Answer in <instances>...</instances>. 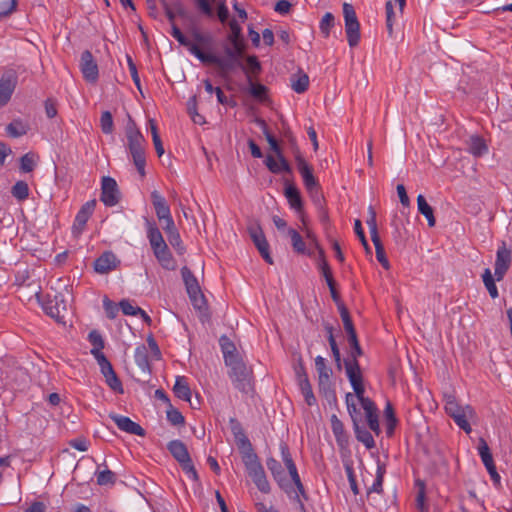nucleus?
Returning <instances> with one entry per match:
<instances>
[{
    "label": "nucleus",
    "instance_id": "f257e3e1",
    "mask_svg": "<svg viewBox=\"0 0 512 512\" xmlns=\"http://www.w3.org/2000/svg\"><path fill=\"white\" fill-rule=\"evenodd\" d=\"M126 137L128 140V148L132 156L134 165L139 174L145 176L146 157L144 151V137L137 129L135 123L130 120L126 126Z\"/></svg>",
    "mask_w": 512,
    "mask_h": 512
},
{
    "label": "nucleus",
    "instance_id": "f03ea898",
    "mask_svg": "<svg viewBox=\"0 0 512 512\" xmlns=\"http://www.w3.org/2000/svg\"><path fill=\"white\" fill-rule=\"evenodd\" d=\"M264 134L267 142L270 145L271 150L275 153L276 156L275 158L272 155H267L265 159V165L267 166L269 171L274 174H279L281 172H286L289 174L292 173V169L287 160L285 159V157L283 156L282 150L280 149L275 137L267 131H264Z\"/></svg>",
    "mask_w": 512,
    "mask_h": 512
},
{
    "label": "nucleus",
    "instance_id": "7ed1b4c3",
    "mask_svg": "<svg viewBox=\"0 0 512 512\" xmlns=\"http://www.w3.org/2000/svg\"><path fill=\"white\" fill-rule=\"evenodd\" d=\"M167 449L175 458V460L180 464L181 468L188 475V477L192 478L193 480H197V472L192 463L186 445L180 440H172L168 443Z\"/></svg>",
    "mask_w": 512,
    "mask_h": 512
},
{
    "label": "nucleus",
    "instance_id": "20e7f679",
    "mask_svg": "<svg viewBox=\"0 0 512 512\" xmlns=\"http://www.w3.org/2000/svg\"><path fill=\"white\" fill-rule=\"evenodd\" d=\"M343 16L345 20V32L350 47L358 45L360 40V24L356 12L351 4H343Z\"/></svg>",
    "mask_w": 512,
    "mask_h": 512
},
{
    "label": "nucleus",
    "instance_id": "39448f33",
    "mask_svg": "<svg viewBox=\"0 0 512 512\" xmlns=\"http://www.w3.org/2000/svg\"><path fill=\"white\" fill-rule=\"evenodd\" d=\"M346 375L354 390L356 396H362L365 393L363 385V376L360 369L358 360L356 359H345L344 360Z\"/></svg>",
    "mask_w": 512,
    "mask_h": 512
},
{
    "label": "nucleus",
    "instance_id": "423d86ee",
    "mask_svg": "<svg viewBox=\"0 0 512 512\" xmlns=\"http://www.w3.org/2000/svg\"><path fill=\"white\" fill-rule=\"evenodd\" d=\"M120 191L116 180L109 176H104L101 181L100 200L104 205L113 207L120 201Z\"/></svg>",
    "mask_w": 512,
    "mask_h": 512
},
{
    "label": "nucleus",
    "instance_id": "0eeeda50",
    "mask_svg": "<svg viewBox=\"0 0 512 512\" xmlns=\"http://www.w3.org/2000/svg\"><path fill=\"white\" fill-rule=\"evenodd\" d=\"M18 76L16 72L10 70L0 77V108L6 106L16 89Z\"/></svg>",
    "mask_w": 512,
    "mask_h": 512
},
{
    "label": "nucleus",
    "instance_id": "6e6552de",
    "mask_svg": "<svg viewBox=\"0 0 512 512\" xmlns=\"http://www.w3.org/2000/svg\"><path fill=\"white\" fill-rule=\"evenodd\" d=\"M203 64H213L216 65L222 76H227L230 72H232L236 67H240L245 70L242 65L241 60H233L228 58H221L213 53H204L203 58L201 59Z\"/></svg>",
    "mask_w": 512,
    "mask_h": 512
},
{
    "label": "nucleus",
    "instance_id": "1a4fd4ad",
    "mask_svg": "<svg viewBox=\"0 0 512 512\" xmlns=\"http://www.w3.org/2000/svg\"><path fill=\"white\" fill-rule=\"evenodd\" d=\"M229 376L232 379L235 388L245 393L250 391L251 384L249 371L243 362L230 367Z\"/></svg>",
    "mask_w": 512,
    "mask_h": 512
},
{
    "label": "nucleus",
    "instance_id": "9d476101",
    "mask_svg": "<svg viewBox=\"0 0 512 512\" xmlns=\"http://www.w3.org/2000/svg\"><path fill=\"white\" fill-rule=\"evenodd\" d=\"M295 162L297 169L303 179V184L306 190H311L313 187L318 185V181L313 175V168L311 165L307 163V161L303 158L299 149H296L295 152Z\"/></svg>",
    "mask_w": 512,
    "mask_h": 512
},
{
    "label": "nucleus",
    "instance_id": "9b49d317",
    "mask_svg": "<svg viewBox=\"0 0 512 512\" xmlns=\"http://www.w3.org/2000/svg\"><path fill=\"white\" fill-rule=\"evenodd\" d=\"M95 206V200L87 201L76 214L74 224L72 226V233L75 237H78L84 231L87 221L94 212Z\"/></svg>",
    "mask_w": 512,
    "mask_h": 512
},
{
    "label": "nucleus",
    "instance_id": "f8f14e48",
    "mask_svg": "<svg viewBox=\"0 0 512 512\" xmlns=\"http://www.w3.org/2000/svg\"><path fill=\"white\" fill-rule=\"evenodd\" d=\"M80 70L83 74V77L88 82H96L99 76L98 65L89 50H85L81 54L80 58Z\"/></svg>",
    "mask_w": 512,
    "mask_h": 512
},
{
    "label": "nucleus",
    "instance_id": "ddd939ff",
    "mask_svg": "<svg viewBox=\"0 0 512 512\" xmlns=\"http://www.w3.org/2000/svg\"><path fill=\"white\" fill-rule=\"evenodd\" d=\"M249 234L264 260L269 264H273V260L269 253V244L261 228L258 226H251L249 227Z\"/></svg>",
    "mask_w": 512,
    "mask_h": 512
},
{
    "label": "nucleus",
    "instance_id": "4468645a",
    "mask_svg": "<svg viewBox=\"0 0 512 512\" xmlns=\"http://www.w3.org/2000/svg\"><path fill=\"white\" fill-rule=\"evenodd\" d=\"M511 263V251L503 244L498 248L495 261V276L498 281H501L508 271Z\"/></svg>",
    "mask_w": 512,
    "mask_h": 512
},
{
    "label": "nucleus",
    "instance_id": "2eb2a0df",
    "mask_svg": "<svg viewBox=\"0 0 512 512\" xmlns=\"http://www.w3.org/2000/svg\"><path fill=\"white\" fill-rule=\"evenodd\" d=\"M109 417L120 430L137 436L145 435V430L138 423L132 421L129 417L115 413L110 414Z\"/></svg>",
    "mask_w": 512,
    "mask_h": 512
},
{
    "label": "nucleus",
    "instance_id": "dca6fc26",
    "mask_svg": "<svg viewBox=\"0 0 512 512\" xmlns=\"http://www.w3.org/2000/svg\"><path fill=\"white\" fill-rule=\"evenodd\" d=\"M267 468L270 470L274 480L278 483L281 489H283L289 496L292 494L291 486L285 478V473L282 469L280 462L274 458H268L266 461Z\"/></svg>",
    "mask_w": 512,
    "mask_h": 512
},
{
    "label": "nucleus",
    "instance_id": "f3484780",
    "mask_svg": "<svg viewBox=\"0 0 512 512\" xmlns=\"http://www.w3.org/2000/svg\"><path fill=\"white\" fill-rule=\"evenodd\" d=\"M119 264L120 261L117 259L116 255L108 251L104 252L95 260L94 269L99 274H107L116 269Z\"/></svg>",
    "mask_w": 512,
    "mask_h": 512
},
{
    "label": "nucleus",
    "instance_id": "a211bd4d",
    "mask_svg": "<svg viewBox=\"0 0 512 512\" xmlns=\"http://www.w3.org/2000/svg\"><path fill=\"white\" fill-rule=\"evenodd\" d=\"M285 197L288 201V204L291 209H293L296 213L301 215L302 221L304 222L303 218V202L300 195V192L297 187L294 185H287L285 187L284 191Z\"/></svg>",
    "mask_w": 512,
    "mask_h": 512
},
{
    "label": "nucleus",
    "instance_id": "6ab92c4d",
    "mask_svg": "<svg viewBox=\"0 0 512 512\" xmlns=\"http://www.w3.org/2000/svg\"><path fill=\"white\" fill-rule=\"evenodd\" d=\"M231 432L235 438L238 447L242 450L252 451V445L246 436L241 424L234 418L230 419Z\"/></svg>",
    "mask_w": 512,
    "mask_h": 512
},
{
    "label": "nucleus",
    "instance_id": "aec40b11",
    "mask_svg": "<svg viewBox=\"0 0 512 512\" xmlns=\"http://www.w3.org/2000/svg\"><path fill=\"white\" fill-rule=\"evenodd\" d=\"M153 252H154L156 259L158 260V262L164 269H167V270L175 269L176 263H175V260L172 256L167 244L162 246L161 248L154 249Z\"/></svg>",
    "mask_w": 512,
    "mask_h": 512
},
{
    "label": "nucleus",
    "instance_id": "412c9836",
    "mask_svg": "<svg viewBox=\"0 0 512 512\" xmlns=\"http://www.w3.org/2000/svg\"><path fill=\"white\" fill-rule=\"evenodd\" d=\"M146 227L147 238L149 240L152 250L156 248H161L162 246L166 245L160 230L158 229L154 222H151L148 219H146Z\"/></svg>",
    "mask_w": 512,
    "mask_h": 512
},
{
    "label": "nucleus",
    "instance_id": "4be33fe9",
    "mask_svg": "<svg viewBox=\"0 0 512 512\" xmlns=\"http://www.w3.org/2000/svg\"><path fill=\"white\" fill-rule=\"evenodd\" d=\"M475 416V411L470 405L464 406V412L455 415L453 418L454 422L467 434L471 433L472 428L469 424V419H472Z\"/></svg>",
    "mask_w": 512,
    "mask_h": 512
},
{
    "label": "nucleus",
    "instance_id": "5701e85b",
    "mask_svg": "<svg viewBox=\"0 0 512 512\" xmlns=\"http://www.w3.org/2000/svg\"><path fill=\"white\" fill-rule=\"evenodd\" d=\"M468 151L475 157H481L488 152V146L486 145L483 138L473 135L469 138Z\"/></svg>",
    "mask_w": 512,
    "mask_h": 512
},
{
    "label": "nucleus",
    "instance_id": "b1692460",
    "mask_svg": "<svg viewBox=\"0 0 512 512\" xmlns=\"http://www.w3.org/2000/svg\"><path fill=\"white\" fill-rule=\"evenodd\" d=\"M249 462L247 463V469L249 476L252 478L255 483L258 479H261L265 476L264 469L260 462L258 461L257 455L254 453H250L248 455Z\"/></svg>",
    "mask_w": 512,
    "mask_h": 512
},
{
    "label": "nucleus",
    "instance_id": "393cba45",
    "mask_svg": "<svg viewBox=\"0 0 512 512\" xmlns=\"http://www.w3.org/2000/svg\"><path fill=\"white\" fill-rule=\"evenodd\" d=\"M417 208L419 213L427 219L429 227H434L436 224V219L434 217L433 208L428 204L422 194L418 195L417 197Z\"/></svg>",
    "mask_w": 512,
    "mask_h": 512
},
{
    "label": "nucleus",
    "instance_id": "a878e982",
    "mask_svg": "<svg viewBox=\"0 0 512 512\" xmlns=\"http://www.w3.org/2000/svg\"><path fill=\"white\" fill-rule=\"evenodd\" d=\"M173 392H174L175 396L178 397L179 399L184 400V401H190L191 390H190V387H189L185 377L178 376L176 378V381H175V384L173 387Z\"/></svg>",
    "mask_w": 512,
    "mask_h": 512
},
{
    "label": "nucleus",
    "instance_id": "bb28decb",
    "mask_svg": "<svg viewBox=\"0 0 512 512\" xmlns=\"http://www.w3.org/2000/svg\"><path fill=\"white\" fill-rule=\"evenodd\" d=\"M385 473V465L383 463L378 462L375 479L373 480L372 485L367 488L368 495H370L371 493L380 494L383 492V480Z\"/></svg>",
    "mask_w": 512,
    "mask_h": 512
},
{
    "label": "nucleus",
    "instance_id": "cd10ccee",
    "mask_svg": "<svg viewBox=\"0 0 512 512\" xmlns=\"http://www.w3.org/2000/svg\"><path fill=\"white\" fill-rule=\"evenodd\" d=\"M291 87L296 93H304L309 86V77L303 71H298L290 78Z\"/></svg>",
    "mask_w": 512,
    "mask_h": 512
},
{
    "label": "nucleus",
    "instance_id": "c85d7f7f",
    "mask_svg": "<svg viewBox=\"0 0 512 512\" xmlns=\"http://www.w3.org/2000/svg\"><path fill=\"white\" fill-rule=\"evenodd\" d=\"M298 384L307 405L313 406L316 404V398L313 394L307 374L300 375V382H298Z\"/></svg>",
    "mask_w": 512,
    "mask_h": 512
},
{
    "label": "nucleus",
    "instance_id": "c756f323",
    "mask_svg": "<svg viewBox=\"0 0 512 512\" xmlns=\"http://www.w3.org/2000/svg\"><path fill=\"white\" fill-rule=\"evenodd\" d=\"M135 362L143 372L150 371V363L148 358V349L145 345H139L135 349Z\"/></svg>",
    "mask_w": 512,
    "mask_h": 512
},
{
    "label": "nucleus",
    "instance_id": "7c9ffc66",
    "mask_svg": "<svg viewBox=\"0 0 512 512\" xmlns=\"http://www.w3.org/2000/svg\"><path fill=\"white\" fill-rule=\"evenodd\" d=\"M319 392L329 401H336V394L333 388L331 377L318 378Z\"/></svg>",
    "mask_w": 512,
    "mask_h": 512
},
{
    "label": "nucleus",
    "instance_id": "2f4dec72",
    "mask_svg": "<svg viewBox=\"0 0 512 512\" xmlns=\"http://www.w3.org/2000/svg\"><path fill=\"white\" fill-rule=\"evenodd\" d=\"M478 453L485 468L495 466L493 456L490 452V448L484 438L479 439Z\"/></svg>",
    "mask_w": 512,
    "mask_h": 512
},
{
    "label": "nucleus",
    "instance_id": "473e14b6",
    "mask_svg": "<svg viewBox=\"0 0 512 512\" xmlns=\"http://www.w3.org/2000/svg\"><path fill=\"white\" fill-rule=\"evenodd\" d=\"M354 430L357 440L363 443L367 449H371L375 446V441L371 433L365 428H360L356 420H354Z\"/></svg>",
    "mask_w": 512,
    "mask_h": 512
},
{
    "label": "nucleus",
    "instance_id": "72a5a7b5",
    "mask_svg": "<svg viewBox=\"0 0 512 512\" xmlns=\"http://www.w3.org/2000/svg\"><path fill=\"white\" fill-rule=\"evenodd\" d=\"M180 45L184 46L193 56L201 61L205 52H203L196 43L187 38L184 34L176 38Z\"/></svg>",
    "mask_w": 512,
    "mask_h": 512
},
{
    "label": "nucleus",
    "instance_id": "f704fd0d",
    "mask_svg": "<svg viewBox=\"0 0 512 512\" xmlns=\"http://www.w3.org/2000/svg\"><path fill=\"white\" fill-rule=\"evenodd\" d=\"M181 275L185 283L187 292H195L196 289L200 288L196 277L193 275V273L188 267L185 266L181 269Z\"/></svg>",
    "mask_w": 512,
    "mask_h": 512
},
{
    "label": "nucleus",
    "instance_id": "c9c22d12",
    "mask_svg": "<svg viewBox=\"0 0 512 512\" xmlns=\"http://www.w3.org/2000/svg\"><path fill=\"white\" fill-rule=\"evenodd\" d=\"M445 411L452 418L455 415H459L464 412V406L459 405L456 398L452 395H448L445 397Z\"/></svg>",
    "mask_w": 512,
    "mask_h": 512
},
{
    "label": "nucleus",
    "instance_id": "e433bc0d",
    "mask_svg": "<svg viewBox=\"0 0 512 512\" xmlns=\"http://www.w3.org/2000/svg\"><path fill=\"white\" fill-rule=\"evenodd\" d=\"M287 234L291 238L294 251L299 254H304L306 252V245L301 235L293 228H289Z\"/></svg>",
    "mask_w": 512,
    "mask_h": 512
},
{
    "label": "nucleus",
    "instance_id": "4c0bfd02",
    "mask_svg": "<svg viewBox=\"0 0 512 512\" xmlns=\"http://www.w3.org/2000/svg\"><path fill=\"white\" fill-rule=\"evenodd\" d=\"M6 131L9 136L16 138L25 135L28 131V126L21 120H14L7 125Z\"/></svg>",
    "mask_w": 512,
    "mask_h": 512
},
{
    "label": "nucleus",
    "instance_id": "58836bf2",
    "mask_svg": "<svg viewBox=\"0 0 512 512\" xmlns=\"http://www.w3.org/2000/svg\"><path fill=\"white\" fill-rule=\"evenodd\" d=\"M249 92L250 94L259 101H265L267 98V88L260 83H254L251 80V76L248 75Z\"/></svg>",
    "mask_w": 512,
    "mask_h": 512
},
{
    "label": "nucleus",
    "instance_id": "ea45409f",
    "mask_svg": "<svg viewBox=\"0 0 512 512\" xmlns=\"http://www.w3.org/2000/svg\"><path fill=\"white\" fill-rule=\"evenodd\" d=\"M280 450H281L282 460H283L290 476L294 475L295 473H298L297 467L291 457L288 446L286 444L282 443L280 445Z\"/></svg>",
    "mask_w": 512,
    "mask_h": 512
},
{
    "label": "nucleus",
    "instance_id": "a19ab883",
    "mask_svg": "<svg viewBox=\"0 0 512 512\" xmlns=\"http://www.w3.org/2000/svg\"><path fill=\"white\" fill-rule=\"evenodd\" d=\"M482 278H483L484 285H485L486 289L488 290L491 298H493V299L497 298L499 295L498 289L496 287L495 281L492 277V273L489 268H486L484 270Z\"/></svg>",
    "mask_w": 512,
    "mask_h": 512
},
{
    "label": "nucleus",
    "instance_id": "79ce46f5",
    "mask_svg": "<svg viewBox=\"0 0 512 512\" xmlns=\"http://www.w3.org/2000/svg\"><path fill=\"white\" fill-rule=\"evenodd\" d=\"M11 193L18 201H24L29 196L28 184L24 181H17L12 187Z\"/></svg>",
    "mask_w": 512,
    "mask_h": 512
},
{
    "label": "nucleus",
    "instance_id": "37998d69",
    "mask_svg": "<svg viewBox=\"0 0 512 512\" xmlns=\"http://www.w3.org/2000/svg\"><path fill=\"white\" fill-rule=\"evenodd\" d=\"M291 477V480L292 482L294 483V485L296 486V489H297V493L296 495L294 496V500L300 505V507L303 509L304 508V504L302 502V499L301 497H303L305 500L307 499V495H306V492H305V489H304V486L301 482V479H300V476L298 473H295L294 475L290 476Z\"/></svg>",
    "mask_w": 512,
    "mask_h": 512
},
{
    "label": "nucleus",
    "instance_id": "c03bdc74",
    "mask_svg": "<svg viewBox=\"0 0 512 512\" xmlns=\"http://www.w3.org/2000/svg\"><path fill=\"white\" fill-rule=\"evenodd\" d=\"M384 414L387 422V434L392 435L397 424L393 406L390 402L386 404Z\"/></svg>",
    "mask_w": 512,
    "mask_h": 512
},
{
    "label": "nucleus",
    "instance_id": "a18cd8bd",
    "mask_svg": "<svg viewBox=\"0 0 512 512\" xmlns=\"http://www.w3.org/2000/svg\"><path fill=\"white\" fill-rule=\"evenodd\" d=\"M366 223L370 230L371 240L379 239L380 236L377 229L376 212L372 206L368 207V218Z\"/></svg>",
    "mask_w": 512,
    "mask_h": 512
},
{
    "label": "nucleus",
    "instance_id": "49530a36",
    "mask_svg": "<svg viewBox=\"0 0 512 512\" xmlns=\"http://www.w3.org/2000/svg\"><path fill=\"white\" fill-rule=\"evenodd\" d=\"M339 312L344 325V329L347 332V334L350 335L356 333L349 312L343 304L339 305Z\"/></svg>",
    "mask_w": 512,
    "mask_h": 512
},
{
    "label": "nucleus",
    "instance_id": "de8ad7c7",
    "mask_svg": "<svg viewBox=\"0 0 512 512\" xmlns=\"http://www.w3.org/2000/svg\"><path fill=\"white\" fill-rule=\"evenodd\" d=\"M374 246H375V250H376V258L377 260L381 263V265L383 266V268L385 269H389L390 267V264H389V261L385 255V250H384V247L382 245V242H381V239H375V240H372Z\"/></svg>",
    "mask_w": 512,
    "mask_h": 512
},
{
    "label": "nucleus",
    "instance_id": "09e8293b",
    "mask_svg": "<svg viewBox=\"0 0 512 512\" xmlns=\"http://www.w3.org/2000/svg\"><path fill=\"white\" fill-rule=\"evenodd\" d=\"M334 23H335V18L333 16V14H331L330 12L325 13L324 16L322 17V19L320 21V25H319V28L325 37L329 36L330 30L334 26Z\"/></svg>",
    "mask_w": 512,
    "mask_h": 512
},
{
    "label": "nucleus",
    "instance_id": "8fccbe9b",
    "mask_svg": "<svg viewBox=\"0 0 512 512\" xmlns=\"http://www.w3.org/2000/svg\"><path fill=\"white\" fill-rule=\"evenodd\" d=\"M315 368L318 373V378L331 377L332 375L331 368L326 365V360L322 356H317L315 358Z\"/></svg>",
    "mask_w": 512,
    "mask_h": 512
},
{
    "label": "nucleus",
    "instance_id": "3c124183",
    "mask_svg": "<svg viewBox=\"0 0 512 512\" xmlns=\"http://www.w3.org/2000/svg\"><path fill=\"white\" fill-rule=\"evenodd\" d=\"M100 126L102 132L105 134H111L113 132V117L109 111H104L101 114Z\"/></svg>",
    "mask_w": 512,
    "mask_h": 512
},
{
    "label": "nucleus",
    "instance_id": "603ef678",
    "mask_svg": "<svg viewBox=\"0 0 512 512\" xmlns=\"http://www.w3.org/2000/svg\"><path fill=\"white\" fill-rule=\"evenodd\" d=\"M348 342L351 347L350 356L347 359H356L362 354V349L359 345L357 334L353 333L348 335Z\"/></svg>",
    "mask_w": 512,
    "mask_h": 512
},
{
    "label": "nucleus",
    "instance_id": "864d4df0",
    "mask_svg": "<svg viewBox=\"0 0 512 512\" xmlns=\"http://www.w3.org/2000/svg\"><path fill=\"white\" fill-rule=\"evenodd\" d=\"M356 398L360 402L366 417L377 413V408L371 399L365 397L364 394H362V396H356Z\"/></svg>",
    "mask_w": 512,
    "mask_h": 512
},
{
    "label": "nucleus",
    "instance_id": "5fc2aeb1",
    "mask_svg": "<svg viewBox=\"0 0 512 512\" xmlns=\"http://www.w3.org/2000/svg\"><path fill=\"white\" fill-rule=\"evenodd\" d=\"M192 38H193L192 41L194 43H196L199 48H200V46H202V47L209 46L212 43V37L210 35L204 34L198 30L193 31Z\"/></svg>",
    "mask_w": 512,
    "mask_h": 512
},
{
    "label": "nucleus",
    "instance_id": "6e6d98bb",
    "mask_svg": "<svg viewBox=\"0 0 512 512\" xmlns=\"http://www.w3.org/2000/svg\"><path fill=\"white\" fill-rule=\"evenodd\" d=\"M319 254H320V260H319L318 267H319L323 277L325 278L326 283H328V279L334 280L332 273H331V269L329 267L328 262L325 259L323 250H320Z\"/></svg>",
    "mask_w": 512,
    "mask_h": 512
},
{
    "label": "nucleus",
    "instance_id": "4d7b16f0",
    "mask_svg": "<svg viewBox=\"0 0 512 512\" xmlns=\"http://www.w3.org/2000/svg\"><path fill=\"white\" fill-rule=\"evenodd\" d=\"M167 419L174 426L182 425L184 424L185 421L184 416L181 414V412L173 408L171 405L170 408L167 410Z\"/></svg>",
    "mask_w": 512,
    "mask_h": 512
},
{
    "label": "nucleus",
    "instance_id": "13d9d810",
    "mask_svg": "<svg viewBox=\"0 0 512 512\" xmlns=\"http://www.w3.org/2000/svg\"><path fill=\"white\" fill-rule=\"evenodd\" d=\"M220 346L224 358H226V356H231L232 354H235L237 352L233 342H231L229 338L226 336L220 338Z\"/></svg>",
    "mask_w": 512,
    "mask_h": 512
},
{
    "label": "nucleus",
    "instance_id": "bf43d9fd",
    "mask_svg": "<svg viewBox=\"0 0 512 512\" xmlns=\"http://www.w3.org/2000/svg\"><path fill=\"white\" fill-rule=\"evenodd\" d=\"M386 10V27L390 36L393 34V20H394V8L391 1H387L385 4Z\"/></svg>",
    "mask_w": 512,
    "mask_h": 512
},
{
    "label": "nucleus",
    "instance_id": "052dcab7",
    "mask_svg": "<svg viewBox=\"0 0 512 512\" xmlns=\"http://www.w3.org/2000/svg\"><path fill=\"white\" fill-rule=\"evenodd\" d=\"M115 482V474L109 469L101 471L97 475V483L99 485H108Z\"/></svg>",
    "mask_w": 512,
    "mask_h": 512
},
{
    "label": "nucleus",
    "instance_id": "680f3d73",
    "mask_svg": "<svg viewBox=\"0 0 512 512\" xmlns=\"http://www.w3.org/2000/svg\"><path fill=\"white\" fill-rule=\"evenodd\" d=\"M107 385L117 393H123V386L116 373L114 372L111 375H107L105 377Z\"/></svg>",
    "mask_w": 512,
    "mask_h": 512
},
{
    "label": "nucleus",
    "instance_id": "e2e57ef3",
    "mask_svg": "<svg viewBox=\"0 0 512 512\" xmlns=\"http://www.w3.org/2000/svg\"><path fill=\"white\" fill-rule=\"evenodd\" d=\"M119 307L123 314L130 316H136L138 315V312L141 311L140 307L134 306L129 300H122L119 303Z\"/></svg>",
    "mask_w": 512,
    "mask_h": 512
},
{
    "label": "nucleus",
    "instance_id": "0e129e2a",
    "mask_svg": "<svg viewBox=\"0 0 512 512\" xmlns=\"http://www.w3.org/2000/svg\"><path fill=\"white\" fill-rule=\"evenodd\" d=\"M103 307L108 318L114 319L117 316L119 307L111 300H109L108 297L103 299Z\"/></svg>",
    "mask_w": 512,
    "mask_h": 512
},
{
    "label": "nucleus",
    "instance_id": "69168bd1",
    "mask_svg": "<svg viewBox=\"0 0 512 512\" xmlns=\"http://www.w3.org/2000/svg\"><path fill=\"white\" fill-rule=\"evenodd\" d=\"M16 8L15 0L0 1V18L10 15Z\"/></svg>",
    "mask_w": 512,
    "mask_h": 512
},
{
    "label": "nucleus",
    "instance_id": "338daca9",
    "mask_svg": "<svg viewBox=\"0 0 512 512\" xmlns=\"http://www.w3.org/2000/svg\"><path fill=\"white\" fill-rule=\"evenodd\" d=\"M247 76L249 75V73L253 74V75H257L259 74V72L261 71V65H260V62L258 61L257 57L256 56H248L247 59Z\"/></svg>",
    "mask_w": 512,
    "mask_h": 512
},
{
    "label": "nucleus",
    "instance_id": "774afa93",
    "mask_svg": "<svg viewBox=\"0 0 512 512\" xmlns=\"http://www.w3.org/2000/svg\"><path fill=\"white\" fill-rule=\"evenodd\" d=\"M20 167L24 172H31L35 167V160L33 155L30 153L23 155L21 157Z\"/></svg>",
    "mask_w": 512,
    "mask_h": 512
}]
</instances>
